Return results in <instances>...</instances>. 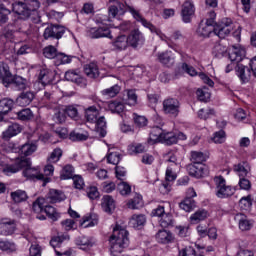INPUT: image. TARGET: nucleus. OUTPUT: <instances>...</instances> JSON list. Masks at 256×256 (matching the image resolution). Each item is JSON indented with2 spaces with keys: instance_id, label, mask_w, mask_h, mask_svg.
Segmentation results:
<instances>
[{
  "instance_id": "obj_31",
  "label": "nucleus",
  "mask_w": 256,
  "mask_h": 256,
  "mask_svg": "<svg viewBox=\"0 0 256 256\" xmlns=\"http://www.w3.org/2000/svg\"><path fill=\"white\" fill-rule=\"evenodd\" d=\"M187 171L189 175H191L192 177H196L197 179L203 177V166H201V164H189L187 166Z\"/></svg>"
},
{
  "instance_id": "obj_11",
  "label": "nucleus",
  "mask_w": 256,
  "mask_h": 256,
  "mask_svg": "<svg viewBox=\"0 0 256 256\" xmlns=\"http://www.w3.org/2000/svg\"><path fill=\"white\" fill-rule=\"evenodd\" d=\"M44 39H61L65 35V27L51 25L44 30Z\"/></svg>"
},
{
  "instance_id": "obj_36",
  "label": "nucleus",
  "mask_w": 256,
  "mask_h": 256,
  "mask_svg": "<svg viewBox=\"0 0 256 256\" xmlns=\"http://www.w3.org/2000/svg\"><path fill=\"white\" fill-rule=\"evenodd\" d=\"M129 209H141L143 207V197L136 194L133 199L128 202Z\"/></svg>"
},
{
  "instance_id": "obj_62",
  "label": "nucleus",
  "mask_w": 256,
  "mask_h": 256,
  "mask_svg": "<svg viewBox=\"0 0 256 256\" xmlns=\"http://www.w3.org/2000/svg\"><path fill=\"white\" fill-rule=\"evenodd\" d=\"M118 190L122 195H129L131 193V186L126 182H121L118 184Z\"/></svg>"
},
{
  "instance_id": "obj_64",
  "label": "nucleus",
  "mask_w": 256,
  "mask_h": 256,
  "mask_svg": "<svg viewBox=\"0 0 256 256\" xmlns=\"http://www.w3.org/2000/svg\"><path fill=\"white\" fill-rule=\"evenodd\" d=\"M0 249L2 251H15V244L9 241H0Z\"/></svg>"
},
{
  "instance_id": "obj_18",
  "label": "nucleus",
  "mask_w": 256,
  "mask_h": 256,
  "mask_svg": "<svg viewBox=\"0 0 256 256\" xmlns=\"http://www.w3.org/2000/svg\"><path fill=\"white\" fill-rule=\"evenodd\" d=\"M157 59L159 63L164 65L165 67H173L175 65V57L171 51H166L157 54Z\"/></svg>"
},
{
  "instance_id": "obj_39",
  "label": "nucleus",
  "mask_w": 256,
  "mask_h": 256,
  "mask_svg": "<svg viewBox=\"0 0 256 256\" xmlns=\"http://www.w3.org/2000/svg\"><path fill=\"white\" fill-rule=\"evenodd\" d=\"M108 109H110L112 113H123V111H125V104L120 101H112L109 102Z\"/></svg>"
},
{
  "instance_id": "obj_7",
  "label": "nucleus",
  "mask_w": 256,
  "mask_h": 256,
  "mask_svg": "<svg viewBox=\"0 0 256 256\" xmlns=\"http://www.w3.org/2000/svg\"><path fill=\"white\" fill-rule=\"evenodd\" d=\"M112 3L109 7L108 13H109V17H112V19H115L117 17V15H123V13H125V11H130V13L133 15V12L131 11V9L133 11H135V8L121 2L118 0H112Z\"/></svg>"
},
{
  "instance_id": "obj_63",
  "label": "nucleus",
  "mask_w": 256,
  "mask_h": 256,
  "mask_svg": "<svg viewBox=\"0 0 256 256\" xmlns=\"http://www.w3.org/2000/svg\"><path fill=\"white\" fill-rule=\"evenodd\" d=\"M72 179L75 189H83V187H85V181L80 175L73 176Z\"/></svg>"
},
{
  "instance_id": "obj_13",
  "label": "nucleus",
  "mask_w": 256,
  "mask_h": 256,
  "mask_svg": "<svg viewBox=\"0 0 256 256\" xmlns=\"http://www.w3.org/2000/svg\"><path fill=\"white\" fill-rule=\"evenodd\" d=\"M195 14L193 2L186 0L182 5L181 16L184 23H191V17Z\"/></svg>"
},
{
  "instance_id": "obj_60",
  "label": "nucleus",
  "mask_w": 256,
  "mask_h": 256,
  "mask_svg": "<svg viewBox=\"0 0 256 256\" xmlns=\"http://www.w3.org/2000/svg\"><path fill=\"white\" fill-rule=\"evenodd\" d=\"M108 163L111 165H119V161H121V155L118 152H111L107 156Z\"/></svg>"
},
{
  "instance_id": "obj_48",
  "label": "nucleus",
  "mask_w": 256,
  "mask_h": 256,
  "mask_svg": "<svg viewBox=\"0 0 256 256\" xmlns=\"http://www.w3.org/2000/svg\"><path fill=\"white\" fill-rule=\"evenodd\" d=\"M64 241H69V235L68 234H62L60 236H56L54 238L51 239L50 241V245L51 247H59L61 245V243H63Z\"/></svg>"
},
{
  "instance_id": "obj_55",
  "label": "nucleus",
  "mask_w": 256,
  "mask_h": 256,
  "mask_svg": "<svg viewBox=\"0 0 256 256\" xmlns=\"http://www.w3.org/2000/svg\"><path fill=\"white\" fill-rule=\"evenodd\" d=\"M69 139L71 141H87V139H89V134H83V133H79V132H71L69 135Z\"/></svg>"
},
{
  "instance_id": "obj_27",
  "label": "nucleus",
  "mask_w": 256,
  "mask_h": 256,
  "mask_svg": "<svg viewBox=\"0 0 256 256\" xmlns=\"http://www.w3.org/2000/svg\"><path fill=\"white\" fill-rule=\"evenodd\" d=\"M235 221L239 222V229H241V231H249V229L253 227L249 219H247V216L243 214H237Z\"/></svg>"
},
{
  "instance_id": "obj_10",
  "label": "nucleus",
  "mask_w": 256,
  "mask_h": 256,
  "mask_svg": "<svg viewBox=\"0 0 256 256\" xmlns=\"http://www.w3.org/2000/svg\"><path fill=\"white\" fill-rule=\"evenodd\" d=\"M17 229V224L15 220L10 218H2L0 219V235L7 237L9 235H13Z\"/></svg>"
},
{
  "instance_id": "obj_22",
  "label": "nucleus",
  "mask_w": 256,
  "mask_h": 256,
  "mask_svg": "<svg viewBox=\"0 0 256 256\" xmlns=\"http://www.w3.org/2000/svg\"><path fill=\"white\" fill-rule=\"evenodd\" d=\"M156 241L163 245H167V243L173 241V234L167 230H159L156 234Z\"/></svg>"
},
{
  "instance_id": "obj_52",
  "label": "nucleus",
  "mask_w": 256,
  "mask_h": 256,
  "mask_svg": "<svg viewBox=\"0 0 256 256\" xmlns=\"http://www.w3.org/2000/svg\"><path fill=\"white\" fill-rule=\"evenodd\" d=\"M17 116H18V119H20L21 121H29L33 119V112L31 111V109L26 108L19 111L17 113Z\"/></svg>"
},
{
  "instance_id": "obj_15",
  "label": "nucleus",
  "mask_w": 256,
  "mask_h": 256,
  "mask_svg": "<svg viewBox=\"0 0 256 256\" xmlns=\"http://www.w3.org/2000/svg\"><path fill=\"white\" fill-rule=\"evenodd\" d=\"M0 79L5 87H9L13 81V74L5 62H0Z\"/></svg>"
},
{
  "instance_id": "obj_42",
  "label": "nucleus",
  "mask_w": 256,
  "mask_h": 256,
  "mask_svg": "<svg viewBox=\"0 0 256 256\" xmlns=\"http://www.w3.org/2000/svg\"><path fill=\"white\" fill-rule=\"evenodd\" d=\"M44 212L46 213L47 217H49V219H52V221H57L59 219V213H57L55 207L47 205V203L44 206Z\"/></svg>"
},
{
  "instance_id": "obj_35",
  "label": "nucleus",
  "mask_w": 256,
  "mask_h": 256,
  "mask_svg": "<svg viewBox=\"0 0 256 256\" xmlns=\"http://www.w3.org/2000/svg\"><path fill=\"white\" fill-rule=\"evenodd\" d=\"M37 151V145L26 143L22 145L19 149L20 155H24V157H29V155H33Z\"/></svg>"
},
{
  "instance_id": "obj_40",
  "label": "nucleus",
  "mask_w": 256,
  "mask_h": 256,
  "mask_svg": "<svg viewBox=\"0 0 256 256\" xmlns=\"http://www.w3.org/2000/svg\"><path fill=\"white\" fill-rule=\"evenodd\" d=\"M195 207H196V204L193 198H186L184 201L180 203V209H183V211H186V213L193 211Z\"/></svg>"
},
{
  "instance_id": "obj_56",
  "label": "nucleus",
  "mask_w": 256,
  "mask_h": 256,
  "mask_svg": "<svg viewBox=\"0 0 256 256\" xmlns=\"http://www.w3.org/2000/svg\"><path fill=\"white\" fill-rule=\"evenodd\" d=\"M55 65H65V63H69L71 59H69V56L65 55V53H59L57 52L55 58Z\"/></svg>"
},
{
  "instance_id": "obj_43",
  "label": "nucleus",
  "mask_w": 256,
  "mask_h": 256,
  "mask_svg": "<svg viewBox=\"0 0 256 256\" xmlns=\"http://www.w3.org/2000/svg\"><path fill=\"white\" fill-rule=\"evenodd\" d=\"M11 197L14 203H22V201H27V193L23 190L11 192Z\"/></svg>"
},
{
  "instance_id": "obj_30",
  "label": "nucleus",
  "mask_w": 256,
  "mask_h": 256,
  "mask_svg": "<svg viewBox=\"0 0 256 256\" xmlns=\"http://www.w3.org/2000/svg\"><path fill=\"white\" fill-rule=\"evenodd\" d=\"M21 132V126L17 123L10 125L6 131L3 132V139H11V137H15V135H19Z\"/></svg>"
},
{
  "instance_id": "obj_58",
  "label": "nucleus",
  "mask_w": 256,
  "mask_h": 256,
  "mask_svg": "<svg viewBox=\"0 0 256 256\" xmlns=\"http://www.w3.org/2000/svg\"><path fill=\"white\" fill-rule=\"evenodd\" d=\"M64 111L71 119H79V111L75 106H67Z\"/></svg>"
},
{
  "instance_id": "obj_28",
  "label": "nucleus",
  "mask_w": 256,
  "mask_h": 256,
  "mask_svg": "<svg viewBox=\"0 0 256 256\" xmlns=\"http://www.w3.org/2000/svg\"><path fill=\"white\" fill-rule=\"evenodd\" d=\"M86 121L88 123H97V117H99V109L95 106H90L85 111Z\"/></svg>"
},
{
  "instance_id": "obj_37",
  "label": "nucleus",
  "mask_w": 256,
  "mask_h": 256,
  "mask_svg": "<svg viewBox=\"0 0 256 256\" xmlns=\"http://www.w3.org/2000/svg\"><path fill=\"white\" fill-rule=\"evenodd\" d=\"M208 216L209 213L206 210H198L190 217V220L192 223H199L200 221H205Z\"/></svg>"
},
{
  "instance_id": "obj_38",
  "label": "nucleus",
  "mask_w": 256,
  "mask_h": 256,
  "mask_svg": "<svg viewBox=\"0 0 256 256\" xmlns=\"http://www.w3.org/2000/svg\"><path fill=\"white\" fill-rule=\"evenodd\" d=\"M191 161L196 165H201V163L207 161V155L203 154V152L193 151L191 153Z\"/></svg>"
},
{
  "instance_id": "obj_16",
  "label": "nucleus",
  "mask_w": 256,
  "mask_h": 256,
  "mask_svg": "<svg viewBox=\"0 0 256 256\" xmlns=\"http://www.w3.org/2000/svg\"><path fill=\"white\" fill-rule=\"evenodd\" d=\"M236 75L242 83H248L251 79V69L243 64H237L235 67Z\"/></svg>"
},
{
  "instance_id": "obj_29",
  "label": "nucleus",
  "mask_w": 256,
  "mask_h": 256,
  "mask_svg": "<svg viewBox=\"0 0 256 256\" xmlns=\"http://www.w3.org/2000/svg\"><path fill=\"white\" fill-rule=\"evenodd\" d=\"M66 81H71L72 83H76L77 85H81L83 83V78H81V74L77 70H68L65 73Z\"/></svg>"
},
{
  "instance_id": "obj_46",
  "label": "nucleus",
  "mask_w": 256,
  "mask_h": 256,
  "mask_svg": "<svg viewBox=\"0 0 256 256\" xmlns=\"http://www.w3.org/2000/svg\"><path fill=\"white\" fill-rule=\"evenodd\" d=\"M251 205H253L251 195L242 197L239 201V207L242 208L244 211H249L251 209Z\"/></svg>"
},
{
  "instance_id": "obj_32",
  "label": "nucleus",
  "mask_w": 256,
  "mask_h": 256,
  "mask_svg": "<svg viewBox=\"0 0 256 256\" xmlns=\"http://www.w3.org/2000/svg\"><path fill=\"white\" fill-rule=\"evenodd\" d=\"M11 84L15 87V89H18V91H23L27 89V86H28L27 79L21 76H13V75H12V81L10 85Z\"/></svg>"
},
{
  "instance_id": "obj_49",
  "label": "nucleus",
  "mask_w": 256,
  "mask_h": 256,
  "mask_svg": "<svg viewBox=\"0 0 256 256\" xmlns=\"http://www.w3.org/2000/svg\"><path fill=\"white\" fill-rule=\"evenodd\" d=\"M159 223L161 227H169L173 225V215L171 213H164L162 217H160Z\"/></svg>"
},
{
  "instance_id": "obj_12",
  "label": "nucleus",
  "mask_w": 256,
  "mask_h": 256,
  "mask_svg": "<svg viewBox=\"0 0 256 256\" xmlns=\"http://www.w3.org/2000/svg\"><path fill=\"white\" fill-rule=\"evenodd\" d=\"M128 45L133 47V49H137L139 45H143L145 43V37L143 33L139 31V29L132 30L130 34L127 36Z\"/></svg>"
},
{
  "instance_id": "obj_34",
  "label": "nucleus",
  "mask_w": 256,
  "mask_h": 256,
  "mask_svg": "<svg viewBox=\"0 0 256 256\" xmlns=\"http://www.w3.org/2000/svg\"><path fill=\"white\" fill-rule=\"evenodd\" d=\"M13 109V100L4 98L0 100V121L2 115H7Z\"/></svg>"
},
{
  "instance_id": "obj_59",
  "label": "nucleus",
  "mask_w": 256,
  "mask_h": 256,
  "mask_svg": "<svg viewBox=\"0 0 256 256\" xmlns=\"http://www.w3.org/2000/svg\"><path fill=\"white\" fill-rule=\"evenodd\" d=\"M72 177H73V166L66 165L62 170L60 179L65 180V179H71Z\"/></svg>"
},
{
  "instance_id": "obj_44",
  "label": "nucleus",
  "mask_w": 256,
  "mask_h": 256,
  "mask_svg": "<svg viewBox=\"0 0 256 256\" xmlns=\"http://www.w3.org/2000/svg\"><path fill=\"white\" fill-rule=\"evenodd\" d=\"M76 245H78L80 249H89V247H93V242L85 236H80L76 239Z\"/></svg>"
},
{
  "instance_id": "obj_21",
  "label": "nucleus",
  "mask_w": 256,
  "mask_h": 256,
  "mask_svg": "<svg viewBox=\"0 0 256 256\" xmlns=\"http://www.w3.org/2000/svg\"><path fill=\"white\" fill-rule=\"evenodd\" d=\"M38 79L42 85H49L53 83V79H55V74L50 70L43 69L40 71Z\"/></svg>"
},
{
  "instance_id": "obj_57",
  "label": "nucleus",
  "mask_w": 256,
  "mask_h": 256,
  "mask_svg": "<svg viewBox=\"0 0 256 256\" xmlns=\"http://www.w3.org/2000/svg\"><path fill=\"white\" fill-rule=\"evenodd\" d=\"M44 56L47 59H55V57H57V48L54 46H48L46 48H44L43 50Z\"/></svg>"
},
{
  "instance_id": "obj_2",
  "label": "nucleus",
  "mask_w": 256,
  "mask_h": 256,
  "mask_svg": "<svg viewBox=\"0 0 256 256\" xmlns=\"http://www.w3.org/2000/svg\"><path fill=\"white\" fill-rule=\"evenodd\" d=\"M39 7H41L39 0L17 1L12 4V11L18 16V19L27 21L31 18L32 21L39 23Z\"/></svg>"
},
{
  "instance_id": "obj_20",
  "label": "nucleus",
  "mask_w": 256,
  "mask_h": 256,
  "mask_svg": "<svg viewBox=\"0 0 256 256\" xmlns=\"http://www.w3.org/2000/svg\"><path fill=\"white\" fill-rule=\"evenodd\" d=\"M112 45L116 51H125V49L129 47V40L127 36L120 35L115 38V40L112 42Z\"/></svg>"
},
{
  "instance_id": "obj_47",
  "label": "nucleus",
  "mask_w": 256,
  "mask_h": 256,
  "mask_svg": "<svg viewBox=\"0 0 256 256\" xmlns=\"http://www.w3.org/2000/svg\"><path fill=\"white\" fill-rule=\"evenodd\" d=\"M196 95H197L199 101H203L204 103H207V100L211 99V93H209V91H207V87L199 88L196 91Z\"/></svg>"
},
{
  "instance_id": "obj_45",
  "label": "nucleus",
  "mask_w": 256,
  "mask_h": 256,
  "mask_svg": "<svg viewBox=\"0 0 256 256\" xmlns=\"http://www.w3.org/2000/svg\"><path fill=\"white\" fill-rule=\"evenodd\" d=\"M99 223V219L93 216H86L83 218V221L80 223L81 227L87 229V227H95Z\"/></svg>"
},
{
  "instance_id": "obj_23",
  "label": "nucleus",
  "mask_w": 256,
  "mask_h": 256,
  "mask_svg": "<svg viewBox=\"0 0 256 256\" xmlns=\"http://www.w3.org/2000/svg\"><path fill=\"white\" fill-rule=\"evenodd\" d=\"M163 135V130H161L159 127L153 128L150 132L148 143H150L151 145H155V143H159V141L161 142L163 139Z\"/></svg>"
},
{
  "instance_id": "obj_26",
  "label": "nucleus",
  "mask_w": 256,
  "mask_h": 256,
  "mask_svg": "<svg viewBox=\"0 0 256 256\" xmlns=\"http://www.w3.org/2000/svg\"><path fill=\"white\" fill-rule=\"evenodd\" d=\"M84 73L90 79H97L99 77V67L95 63L86 64L84 66Z\"/></svg>"
},
{
  "instance_id": "obj_3",
  "label": "nucleus",
  "mask_w": 256,
  "mask_h": 256,
  "mask_svg": "<svg viewBox=\"0 0 256 256\" xmlns=\"http://www.w3.org/2000/svg\"><path fill=\"white\" fill-rule=\"evenodd\" d=\"M129 232L125 228L116 226L110 237V251L113 256L123 253V249L129 245Z\"/></svg>"
},
{
  "instance_id": "obj_41",
  "label": "nucleus",
  "mask_w": 256,
  "mask_h": 256,
  "mask_svg": "<svg viewBox=\"0 0 256 256\" xmlns=\"http://www.w3.org/2000/svg\"><path fill=\"white\" fill-rule=\"evenodd\" d=\"M46 203L48 202L45 198H38L32 205L34 213H42L43 211H45Z\"/></svg>"
},
{
  "instance_id": "obj_8",
  "label": "nucleus",
  "mask_w": 256,
  "mask_h": 256,
  "mask_svg": "<svg viewBox=\"0 0 256 256\" xmlns=\"http://www.w3.org/2000/svg\"><path fill=\"white\" fill-rule=\"evenodd\" d=\"M131 12H132L134 19H136V21H140V23H142V25L144 27H147V29H149L151 31V33H156L162 41L167 42V36H165V34H162L161 30L157 29V27H155L153 24H151V22H149L145 18H143V16H141V13H139V11L131 9Z\"/></svg>"
},
{
  "instance_id": "obj_24",
  "label": "nucleus",
  "mask_w": 256,
  "mask_h": 256,
  "mask_svg": "<svg viewBox=\"0 0 256 256\" xmlns=\"http://www.w3.org/2000/svg\"><path fill=\"white\" fill-rule=\"evenodd\" d=\"M147 219L145 218V215L143 214H134L132 215L130 219V225L134 229H141L143 225H145Z\"/></svg>"
},
{
  "instance_id": "obj_17",
  "label": "nucleus",
  "mask_w": 256,
  "mask_h": 256,
  "mask_svg": "<svg viewBox=\"0 0 256 256\" xmlns=\"http://www.w3.org/2000/svg\"><path fill=\"white\" fill-rule=\"evenodd\" d=\"M34 99L35 93H33L32 91H26L20 93V95L16 99V103L20 107H27V105H31Z\"/></svg>"
},
{
  "instance_id": "obj_5",
  "label": "nucleus",
  "mask_w": 256,
  "mask_h": 256,
  "mask_svg": "<svg viewBox=\"0 0 256 256\" xmlns=\"http://www.w3.org/2000/svg\"><path fill=\"white\" fill-rule=\"evenodd\" d=\"M214 183L216 186V196L219 197V199H227V197L235 195V188L227 186L223 176L214 177Z\"/></svg>"
},
{
  "instance_id": "obj_6",
  "label": "nucleus",
  "mask_w": 256,
  "mask_h": 256,
  "mask_svg": "<svg viewBox=\"0 0 256 256\" xmlns=\"http://www.w3.org/2000/svg\"><path fill=\"white\" fill-rule=\"evenodd\" d=\"M233 31V20L230 18L222 19L215 27L214 33L219 39H225Z\"/></svg>"
},
{
  "instance_id": "obj_61",
  "label": "nucleus",
  "mask_w": 256,
  "mask_h": 256,
  "mask_svg": "<svg viewBox=\"0 0 256 256\" xmlns=\"http://www.w3.org/2000/svg\"><path fill=\"white\" fill-rule=\"evenodd\" d=\"M127 96V105H130V107H135V105H137V94L135 93V91L129 90Z\"/></svg>"
},
{
  "instance_id": "obj_54",
  "label": "nucleus",
  "mask_w": 256,
  "mask_h": 256,
  "mask_svg": "<svg viewBox=\"0 0 256 256\" xmlns=\"http://www.w3.org/2000/svg\"><path fill=\"white\" fill-rule=\"evenodd\" d=\"M66 119L65 109H57L54 113L53 120L56 123H65Z\"/></svg>"
},
{
  "instance_id": "obj_14",
  "label": "nucleus",
  "mask_w": 256,
  "mask_h": 256,
  "mask_svg": "<svg viewBox=\"0 0 256 256\" xmlns=\"http://www.w3.org/2000/svg\"><path fill=\"white\" fill-rule=\"evenodd\" d=\"M179 139L181 141H185V139H187V136L182 132L178 134H175L173 132H167L163 134L162 140L160 142L165 143L166 145H175V143H177Z\"/></svg>"
},
{
  "instance_id": "obj_33",
  "label": "nucleus",
  "mask_w": 256,
  "mask_h": 256,
  "mask_svg": "<svg viewBox=\"0 0 256 256\" xmlns=\"http://www.w3.org/2000/svg\"><path fill=\"white\" fill-rule=\"evenodd\" d=\"M92 39H99L101 37H108V39H112L111 30L109 28H98L97 30H91Z\"/></svg>"
},
{
  "instance_id": "obj_1",
  "label": "nucleus",
  "mask_w": 256,
  "mask_h": 256,
  "mask_svg": "<svg viewBox=\"0 0 256 256\" xmlns=\"http://www.w3.org/2000/svg\"><path fill=\"white\" fill-rule=\"evenodd\" d=\"M21 169H25L23 171V175L24 177H27V179H38L39 181H44L42 184L43 187H45V185L51 181V179L48 177L40 174L37 168L31 167V160L29 158H16L15 163L6 165L3 172L6 173V175H9L11 173H18V171H21Z\"/></svg>"
},
{
  "instance_id": "obj_53",
  "label": "nucleus",
  "mask_w": 256,
  "mask_h": 256,
  "mask_svg": "<svg viewBox=\"0 0 256 256\" xmlns=\"http://www.w3.org/2000/svg\"><path fill=\"white\" fill-rule=\"evenodd\" d=\"M234 171L239 175V177H247V173H249V167L247 164H238L234 166Z\"/></svg>"
},
{
  "instance_id": "obj_25",
  "label": "nucleus",
  "mask_w": 256,
  "mask_h": 256,
  "mask_svg": "<svg viewBox=\"0 0 256 256\" xmlns=\"http://www.w3.org/2000/svg\"><path fill=\"white\" fill-rule=\"evenodd\" d=\"M102 209L105 213H113V211H115V201L113 197L106 195L102 198Z\"/></svg>"
},
{
  "instance_id": "obj_51",
  "label": "nucleus",
  "mask_w": 256,
  "mask_h": 256,
  "mask_svg": "<svg viewBox=\"0 0 256 256\" xmlns=\"http://www.w3.org/2000/svg\"><path fill=\"white\" fill-rule=\"evenodd\" d=\"M62 156H63V150H61L60 148H56L50 154L47 161L48 163H57Z\"/></svg>"
},
{
  "instance_id": "obj_4",
  "label": "nucleus",
  "mask_w": 256,
  "mask_h": 256,
  "mask_svg": "<svg viewBox=\"0 0 256 256\" xmlns=\"http://www.w3.org/2000/svg\"><path fill=\"white\" fill-rule=\"evenodd\" d=\"M228 57L230 59V64L226 66V73H231L233 69L240 65L241 61L245 57V49L241 47L231 46L229 48Z\"/></svg>"
},
{
  "instance_id": "obj_50",
  "label": "nucleus",
  "mask_w": 256,
  "mask_h": 256,
  "mask_svg": "<svg viewBox=\"0 0 256 256\" xmlns=\"http://www.w3.org/2000/svg\"><path fill=\"white\" fill-rule=\"evenodd\" d=\"M9 15H11V10L0 4V23L2 25L9 21Z\"/></svg>"
},
{
  "instance_id": "obj_9",
  "label": "nucleus",
  "mask_w": 256,
  "mask_h": 256,
  "mask_svg": "<svg viewBox=\"0 0 256 256\" xmlns=\"http://www.w3.org/2000/svg\"><path fill=\"white\" fill-rule=\"evenodd\" d=\"M180 107L181 103H179V100L175 98H167L163 101L164 113L167 115H173V117H177V115H179Z\"/></svg>"
},
{
  "instance_id": "obj_19",
  "label": "nucleus",
  "mask_w": 256,
  "mask_h": 256,
  "mask_svg": "<svg viewBox=\"0 0 256 256\" xmlns=\"http://www.w3.org/2000/svg\"><path fill=\"white\" fill-rule=\"evenodd\" d=\"M61 201H65V194L63 192L55 189L49 191L46 203H61Z\"/></svg>"
}]
</instances>
